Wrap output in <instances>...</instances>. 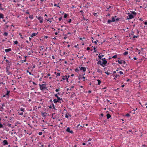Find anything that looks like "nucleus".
I'll return each instance as SVG.
<instances>
[{"mask_svg": "<svg viewBox=\"0 0 147 147\" xmlns=\"http://www.w3.org/2000/svg\"><path fill=\"white\" fill-rule=\"evenodd\" d=\"M105 58L102 59V62L100 61H99L98 62L97 64H100L102 67H104L105 64L107 63V62L106 60H105Z\"/></svg>", "mask_w": 147, "mask_h": 147, "instance_id": "1", "label": "nucleus"}, {"mask_svg": "<svg viewBox=\"0 0 147 147\" xmlns=\"http://www.w3.org/2000/svg\"><path fill=\"white\" fill-rule=\"evenodd\" d=\"M75 71L80 73L81 71H83V67H78L75 69Z\"/></svg>", "mask_w": 147, "mask_h": 147, "instance_id": "2", "label": "nucleus"}, {"mask_svg": "<svg viewBox=\"0 0 147 147\" xmlns=\"http://www.w3.org/2000/svg\"><path fill=\"white\" fill-rule=\"evenodd\" d=\"M39 86L40 89L41 90L45 89L46 88V85L45 84H39Z\"/></svg>", "mask_w": 147, "mask_h": 147, "instance_id": "3", "label": "nucleus"}, {"mask_svg": "<svg viewBox=\"0 0 147 147\" xmlns=\"http://www.w3.org/2000/svg\"><path fill=\"white\" fill-rule=\"evenodd\" d=\"M62 101V99H61V100H59V99H54L53 100V102L54 103H57V102H59V103H61V102Z\"/></svg>", "mask_w": 147, "mask_h": 147, "instance_id": "4", "label": "nucleus"}, {"mask_svg": "<svg viewBox=\"0 0 147 147\" xmlns=\"http://www.w3.org/2000/svg\"><path fill=\"white\" fill-rule=\"evenodd\" d=\"M134 18V16L131 14H129L128 15V16H127V19L128 20L131 19L133 18Z\"/></svg>", "mask_w": 147, "mask_h": 147, "instance_id": "5", "label": "nucleus"}, {"mask_svg": "<svg viewBox=\"0 0 147 147\" xmlns=\"http://www.w3.org/2000/svg\"><path fill=\"white\" fill-rule=\"evenodd\" d=\"M69 77V75L68 76H63V77L62 78V79L63 80H68V79Z\"/></svg>", "mask_w": 147, "mask_h": 147, "instance_id": "6", "label": "nucleus"}, {"mask_svg": "<svg viewBox=\"0 0 147 147\" xmlns=\"http://www.w3.org/2000/svg\"><path fill=\"white\" fill-rule=\"evenodd\" d=\"M66 131L71 134L73 133V131L72 130H70L69 127H67L66 129Z\"/></svg>", "mask_w": 147, "mask_h": 147, "instance_id": "7", "label": "nucleus"}, {"mask_svg": "<svg viewBox=\"0 0 147 147\" xmlns=\"http://www.w3.org/2000/svg\"><path fill=\"white\" fill-rule=\"evenodd\" d=\"M8 69H9L8 67H6V73L8 75H9L10 74H11V73L9 71Z\"/></svg>", "mask_w": 147, "mask_h": 147, "instance_id": "8", "label": "nucleus"}, {"mask_svg": "<svg viewBox=\"0 0 147 147\" xmlns=\"http://www.w3.org/2000/svg\"><path fill=\"white\" fill-rule=\"evenodd\" d=\"M38 19L39 21L41 23L42 22L43 18L41 17H40L38 18Z\"/></svg>", "mask_w": 147, "mask_h": 147, "instance_id": "9", "label": "nucleus"}, {"mask_svg": "<svg viewBox=\"0 0 147 147\" xmlns=\"http://www.w3.org/2000/svg\"><path fill=\"white\" fill-rule=\"evenodd\" d=\"M113 77H114L113 79L115 80H116V78H117L118 77H119L120 76L119 74H117L115 75V76L113 75Z\"/></svg>", "mask_w": 147, "mask_h": 147, "instance_id": "10", "label": "nucleus"}, {"mask_svg": "<svg viewBox=\"0 0 147 147\" xmlns=\"http://www.w3.org/2000/svg\"><path fill=\"white\" fill-rule=\"evenodd\" d=\"M119 20V19L118 18H117L116 19V20H115V18H114L113 17H112V20H111L112 22H114L116 20L118 21V20Z\"/></svg>", "mask_w": 147, "mask_h": 147, "instance_id": "11", "label": "nucleus"}, {"mask_svg": "<svg viewBox=\"0 0 147 147\" xmlns=\"http://www.w3.org/2000/svg\"><path fill=\"white\" fill-rule=\"evenodd\" d=\"M3 143L4 145H7L8 144V143L7 142L6 140H3Z\"/></svg>", "mask_w": 147, "mask_h": 147, "instance_id": "12", "label": "nucleus"}, {"mask_svg": "<svg viewBox=\"0 0 147 147\" xmlns=\"http://www.w3.org/2000/svg\"><path fill=\"white\" fill-rule=\"evenodd\" d=\"M11 51V49L10 48H9L8 49H5V52L7 53L9 51Z\"/></svg>", "mask_w": 147, "mask_h": 147, "instance_id": "13", "label": "nucleus"}, {"mask_svg": "<svg viewBox=\"0 0 147 147\" xmlns=\"http://www.w3.org/2000/svg\"><path fill=\"white\" fill-rule=\"evenodd\" d=\"M4 18V16L3 14L1 13H0V19H3Z\"/></svg>", "mask_w": 147, "mask_h": 147, "instance_id": "14", "label": "nucleus"}, {"mask_svg": "<svg viewBox=\"0 0 147 147\" xmlns=\"http://www.w3.org/2000/svg\"><path fill=\"white\" fill-rule=\"evenodd\" d=\"M55 96L57 98V99H59V100H61V99H62L61 98H60L58 96L57 94H55Z\"/></svg>", "mask_w": 147, "mask_h": 147, "instance_id": "15", "label": "nucleus"}, {"mask_svg": "<svg viewBox=\"0 0 147 147\" xmlns=\"http://www.w3.org/2000/svg\"><path fill=\"white\" fill-rule=\"evenodd\" d=\"M83 24H84V23L85 24H86V22H87V21L88 20H86V19H85V18H84V17H83Z\"/></svg>", "mask_w": 147, "mask_h": 147, "instance_id": "16", "label": "nucleus"}, {"mask_svg": "<svg viewBox=\"0 0 147 147\" xmlns=\"http://www.w3.org/2000/svg\"><path fill=\"white\" fill-rule=\"evenodd\" d=\"M123 60H117V62L119 63L120 64H121L123 63Z\"/></svg>", "mask_w": 147, "mask_h": 147, "instance_id": "17", "label": "nucleus"}, {"mask_svg": "<svg viewBox=\"0 0 147 147\" xmlns=\"http://www.w3.org/2000/svg\"><path fill=\"white\" fill-rule=\"evenodd\" d=\"M107 119L110 118L111 117V115L109 114H107Z\"/></svg>", "mask_w": 147, "mask_h": 147, "instance_id": "18", "label": "nucleus"}, {"mask_svg": "<svg viewBox=\"0 0 147 147\" xmlns=\"http://www.w3.org/2000/svg\"><path fill=\"white\" fill-rule=\"evenodd\" d=\"M97 81H98V85H100L101 83V81L99 80H97Z\"/></svg>", "mask_w": 147, "mask_h": 147, "instance_id": "19", "label": "nucleus"}, {"mask_svg": "<svg viewBox=\"0 0 147 147\" xmlns=\"http://www.w3.org/2000/svg\"><path fill=\"white\" fill-rule=\"evenodd\" d=\"M36 33H33L32 34H31V37H32L34 36H36Z\"/></svg>", "mask_w": 147, "mask_h": 147, "instance_id": "20", "label": "nucleus"}, {"mask_svg": "<svg viewBox=\"0 0 147 147\" xmlns=\"http://www.w3.org/2000/svg\"><path fill=\"white\" fill-rule=\"evenodd\" d=\"M29 18H30L31 19H32L33 18V15H30L29 17Z\"/></svg>", "mask_w": 147, "mask_h": 147, "instance_id": "21", "label": "nucleus"}, {"mask_svg": "<svg viewBox=\"0 0 147 147\" xmlns=\"http://www.w3.org/2000/svg\"><path fill=\"white\" fill-rule=\"evenodd\" d=\"M138 36H139L138 35H137V36H135L134 35L133 36V38H137Z\"/></svg>", "mask_w": 147, "mask_h": 147, "instance_id": "22", "label": "nucleus"}, {"mask_svg": "<svg viewBox=\"0 0 147 147\" xmlns=\"http://www.w3.org/2000/svg\"><path fill=\"white\" fill-rule=\"evenodd\" d=\"M118 73H119L121 75L123 74V72L121 71H120L119 72H117V74H118Z\"/></svg>", "mask_w": 147, "mask_h": 147, "instance_id": "23", "label": "nucleus"}, {"mask_svg": "<svg viewBox=\"0 0 147 147\" xmlns=\"http://www.w3.org/2000/svg\"><path fill=\"white\" fill-rule=\"evenodd\" d=\"M3 35L5 36H7L8 35V33L7 32H5L4 33Z\"/></svg>", "mask_w": 147, "mask_h": 147, "instance_id": "24", "label": "nucleus"}, {"mask_svg": "<svg viewBox=\"0 0 147 147\" xmlns=\"http://www.w3.org/2000/svg\"><path fill=\"white\" fill-rule=\"evenodd\" d=\"M128 54V52L127 51H125L123 53V55H127Z\"/></svg>", "mask_w": 147, "mask_h": 147, "instance_id": "25", "label": "nucleus"}, {"mask_svg": "<svg viewBox=\"0 0 147 147\" xmlns=\"http://www.w3.org/2000/svg\"><path fill=\"white\" fill-rule=\"evenodd\" d=\"M112 22L111 20H109L107 21V23L108 24H110L111 22Z\"/></svg>", "mask_w": 147, "mask_h": 147, "instance_id": "26", "label": "nucleus"}, {"mask_svg": "<svg viewBox=\"0 0 147 147\" xmlns=\"http://www.w3.org/2000/svg\"><path fill=\"white\" fill-rule=\"evenodd\" d=\"M105 73L108 75H109L110 74V73L108 71L105 72Z\"/></svg>", "mask_w": 147, "mask_h": 147, "instance_id": "27", "label": "nucleus"}, {"mask_svg": "<svg viewBox=\"0 0 147 147\" xmlns=\"http://www.w3.org/2000/svg\"><path fill=\"white\" fill-rule=\"evenodd\" d=\"M27 72H28V73H29V74L30 75H33V74H31V73L30 72H29V71H28V70L27 71Z\"/></svg>", "mask_w": 147, "mask_h": 147, "instance_id": "28", "label": "nucleus"}, {"mask_svg": "<svg viewBox=\"0 0 147 147\" xmlns=\"http://www.w3.org/2000/svg\"><path fill=\"white\" fill-rule=\"evenodd\" d=\"M1 5V4L0 3V9L1 10H3V9L2 8Z\"/></svg>", "mask_w": 147, "mask_h": 147, "instance_id": "29", "label": "nucleus"}, {"mask_svg": "<svg viewBox=\"0 0 147 147\" xmlns=\"http://www.w3.org/2000/svg\"><path fill=\"white\" fill-rule=\"evenodd\" d=\"M117 55H115L113 56L112 57V58H117Z\"/></svg>", "mask_w": 147, "mask_h": 147, "instance_id": "30", "label": "nucleus"}, {"mask_svg": "<svg viewBox=\"0 0 147 147\" xmlns=\"http://www.w3.org/2000/svg\"><path fill=\"white\" fill-rule=\"evenodd\" d=\"M65 117H66V118H69V116L68 114H66L65 115Z\"/></svg>", "mask_w": 147, "mask_h": 147, "instance_id": "31", "label": "nucleus"}, {"mask_svg": "<svg viewBox=\"0 0 147 147\" xmlns=\"http://www.w3.org/2000/svg\"><path fill=\"white\" fill-rule=\"evenodd\" d=\"M20 110L21 111H24V109L23 108H20Z\"/></svg>", "mask_w": 147, "mask_h": 147, "instance_id": "32", "label": "nucleus"}, {"mask_svg": "<svg viewBox=\"0 0 147 147\" xmlns=\"http://www.w3.org/2000/svg\"><path fill=\"white\" fill-rule=\"evenodd\" d=\"M67 14H65L64 16V18H66L67 16Z\"/></svg>", "mask_w": 147, "mask_h": 147, "instance_id": "33", "label": "nucleus"}, {"mask_svg": "<svg viewBox=\"0 0 147 147\" xmlns=\"http://www.w3.org/2000/svg\"><path fill=\"white\" fill-rule=\"evenodd\" d=\"M57 76H59L60 75V73H58L57 74Z\"/></svg>", "mask_w": 147, "mask_h": 147, "instance_id": "34", "label": "nucleus"}, {"mask_svg": "<svg viewBox=\"0 0 147 147\" xmlns=\"http://www.w3.org/2000/svg\"><path fill=\"white\" fill-rule=\"evenodd\" d=\"M134 32L133 31H132L131 32V35H134Z\"/></svg>", "mask_w": 147, "mask_h": 147, "instance_id": "35", "label": "nucleus"}, {"mask_svg": "<svg viewBox=\"0 0 147 147\" xmlns=\"http://www.w3.org/2000/svg\"><path fill=\"white\" fill-rule=\"evenodd\" d=\"M98 57L100 59H101V56L100 55V54H99V55L98 56Z\"/></svg>", "mask_w": 147, "mask_h": 147, "instance_id": "36", "label": "nucleus"}, {"mask_svg": "<svg viewBox=\"0 0 147 147\" xmlns=\"http://www.w3.org/2000/svg\"><path fill=\"white\" fill-rule=\"evenodd\" d=\"M42 134V132H39L38 133V134L39 135H41Z\"/></svg>", "mask_w": 147, "mask_h": 147, "instance_id": "37", "label": "nucleus"}, {"mask_svg": "<svg viewBox=\"0 0 147 147\" xmlns=\"http://www.w3.org/2000/svg\"><path fill=\"white\" fill-rule=\"evenodd\" d=\"M18 41H15L14 42V44H15L17 45V44H18Z\"/></svg>", "mask_w": 147, "mask_h": 147, "instance_id": "38", "label": "nucleus"}, {"mask_svg": "<svg viewBox=\"0 0 147 147\" xmlns=\"http://www.w3.org/2000/svg\"><path fill=\"white\" fill-rule=\"evenodd\" d=\"M9 92L7 91V92L6 93V95H8L9 94Z\"/></svg>", "mask_w": 147, "mask_h": 147, "instance_id": "39", "label": "nucleus"}, {"mask_svg": "<svg viewBox=\"0 0 147 147\" xmlns=\"http://www.w3.org/2000/svg\"><path fill=\"white\" fill-rule=\"evenodd\" d=\"M93 50L94 51V52H95L96 51V49L94 47L93 48Z\"/></svg>", "mask_w": 147, "mask_h": 147, "instance_id": "40", "label": "nucleus"}, {"mask_svg": "<svg viewBox=\"0 0 147 147\" xmlns=\"http://www.w3.org/2000/svg\"><path fill=\"white\" fill-rule=\"evenodd\" d=\"M19 35L22 38H23V37H22V35L20 33L19 34Z\"/></svg>", "mask_w": 147, "mask_h": 147, "instance_id": "41", "label": "nucleus"}, {"mask_svg": "<svg viewBox=\"0 0 147 147\" xmlns=\"http://www.w3.org/2000/svg\"><path fill=\"white\" fill-rule=\"evenodd\" d=\"M59 90V89H56L55 90L56 92H58Z\"/></svg>", "mask_w": 147, "mask_h": 147, "instance_id": "42", "label": "nucleus"}, {"mask_svg": "<svg viewBox=\"0 0 147 147\" xmlns=\"http://www.w3.org/2000/svg\"><path fill=\"white\" fill-rule=\"evenodd\" d=\"M126 116L127 117H129L130 116V115L129 114L127 113L126 114Z\"/></svg>", "mask_w": 147, "mask_h": 147, "instance_id": "43", "label": "nucleus"}, {"mask_svg": "<svg viewBox=\"0 0 147 147\" xmlns=\"http://www.w3.org/2000/svg\"><path fill=\"white\" fill-rule=\"evenodd\" d=\"M23 114V113L22 112H21L20 113H19V115H22Z\"/></svg>", "mask_w": 147, "mask_h": 147, "instance_id": "44", "label": "nucleus"}, {"mask_svg": "<svg viewBox=\"0 0 147 147\" xmlns=\"http://www.w3.org/2000/svg\"><path fill=\"white\" fill-rule=\"evenodd\" d=\"M139 31L138 30H137V35H138V34H139Z\"/></svg>", "mask_w": 147, "mask_h": 147, "instance_id": "45", "label": "nucleus"}, {"mask_svg": "<svg viewBox=\"0 0 147 147\" xmlns=\"http://www.w3.org/2000/svg\"><path fill=\"white\" fill-rule=\"evenodd\" d=\"M86 70V68L85 67H83V71H84Z\"/></svg>", "mask_w": 147, "mask_h": 147, "instance_id": "46", "label": "nucleus"}, {"mask_svg": "<svg viewBox=\"0 0 147 147\" xmlns=\"http://www.w3.org/2000/svg\"><path fill=\"white\" fill-rule=\"evenodd\" d=\"M123 63L124 64H125V61L123 60Z\"/></svg>", "mask_w": 147, "mask_h": 147, "instance_id": "47", "label": "nucleus"}, {"mask_svg": "<svg viewBox=\"0 0 147 147\" xmlns=\"http://www.w3.org/2000/svg\"><path fill=\"white\" fill-rule=\"evenodd\" d=\"M96 15H97V13H93V15L94 16H96Z\"/></svg>", "mask_w": 147, "mask_h": 147, "instance_id": "48", "label": "nucleus"}, {"mask_svg": "<svg viewBox=\"0 0 147 147\" xmlns=\"http://www.w3.org/2000/svg\"><path fill=\"white\" fill-rule=\"evenodd\" d=\"M144 24L145 25H147V22H146V21L144 23Z\"/></svg>", "mask_w": 147, "mask_h": 147, "instance_id": "49", "label": "nucleus"}, {"mask_svg": "<svg viewBox=\"0 0 147 147\" xmlns=\"http://www.w3.org/2000/svg\"><path fill=\"white\" fill-rule=\"evenodd\" d=\"M97 72H100V69H98Z\"/></svg>", "mask_w": 147, "mask_h": 147, "instance_id": "50", "label": "nucleus"}, {"mask_svg": "<svg viewBox=\"0 0 147 147\" xmlns=\"http://www.w3.org/2000/svg\"><path fill=\"white\" fill-rule=\"evenodd\" d=\"M78 45H75L74 47H78Z\"/></svg>", "mask_w": 147, "mask_h": 147, "instance_id": "51", "label": "nucleus"}, {"mask_svg": "<svg viewBox=\"0 0 147 147\" xmlns=\"http://www.w3.org/2000/svg\"><path fill=\"white\" fill-rule=\"evenodd\" d=\"M71 21V19H69V20L68 21V22L69 23H70Z\"/></svg>", "mask_w": 147, "mask_h": 147, "instance_id": "52", "label": "nucleus"}, {"mask_svg": "<svg viewBox=\"0 0 147 147\" xmlns=\"http://www.w3.org/2000/svg\"><path fill=\"white\" fill-rule=\"evenodd\" d=\"M98 41L97 40L96 41H95L94 42L95 44H96L97 43V42H98Z\"/></svg>", "mask_w": 147, "mask_h": 147, "instance_id": "53", "label": "nucleus"}, {"mask_svg": "<svg viewBox=\"0 0 147 147\" xmlns=\"http://www.w3.org/2000/svg\"><path fill=\"white\" fill-rule=\"evenodd\" d=\"M61 19H62L61 17L59 18V20L60 21L61 20Z\"/></svg>", "mask_w": 147, "mask_h": 147, "instance_id": "54", "label": "nucleus"}, {"mask_svg": "<svg viewBox=\"0 0 147 147\" xmlns=\"http://www.w3.org/2000/svg\"><path fill=\"white\" fill-rule=\"evenodd\" d=\"M90 49V48H89V47H87V50H89Z\"/></svg>", "mask_w": 147, "mask_h": 147, "instance_id": "55", "label": "nucleus"}, {"mask_svg": "<svg viewBox=\"0 0 147 147\" xmlns=\"http://www.w3.org/2000/svg\"><path fill=\"white\" fill-rule=\"evenodd\" d=\"M100 115L101 117H103V116H104V115L102 113H101V114H100Z\"/></svg>", "mask_w": 147, "mask_h": 147, "instance_id": "56", "label": "nucleus"}, {"mask_svg": "<svg viewBox=\"0 0 147 147\" xmlns=\"http://www.w3.org/2000/svg\"><path fill=\"white\" fill-rule=\"evenodd\" d=\"M52 57L53 59H55V57L53 55L52 56Z\"/></svg>", "mask_w": 147, "mask_h": 147, "instance_id": "57", "label": "nucleus"}, {"mask_svg": "<svg viewBox=\"0 0 147 147\" xmlns=\"http://www.w3.org/2000/svg\"><path fill=\"white\" fill-rule=\"evenodd\" d=\"M116 73V71H113V74H115Z\"/></svg>", "mask_w": 147, "mask_h": 147, "instance_id": "58", "label": "nucleus"}, {"mask_svg": "<svg viewBox=\"0 0 147 147\" xmlns=\"http://www.w3.org/2000/svg\"><path fill=\"white\" fill-rule=\"evenodd\" d=\"M5 61L9 63V62L8 60L6 59Z\"/></svg>", "mask_w": 147, "mask_h": 147, "instance_id": "59", "label": "nucleus"}, {"mask_svg": "<svg viewBox=\"0 0 147 147\" xmlns=\"http://www.w3.org/2000/svg\"><path fill=\"white\" fill-rule=\"evenodd\" d=\"M134 59L135 60H136L137 59V58L136 57H134Z\"/></svg>", "mask_w": 147, "mask_h": 147, "instance_id": "60", "label": "nucleus"}, {"mask_svg": "<svg viewBox=\"0 0 147 147\" xmlns=\"http://www.w3.org/2000/svg\"><path fill=\"white\" fill-rule=\"evenodd\" d=\"M132 13L133 14H136V13L135 12H134V11H133L132 12Z\"/></svg>", "mask_w": 147, "mask_h": 147, "instance_id": "61", "label": "nucleus"}, {"mask_svg": "<svg viewBox=\"0 0 147 147\" xmlns=\"http://www.w3.org/2000/svg\"><path fill=\"white\" fill-rule=\"evenodd\" d=\"M86 144L85 143H84L83 142V145H86V144Z\"/></svg>", "mask_w": 147, "mask_h": 147, "instance_id": "62", "label": "nucleus"}, {"mask_svg": "<svg viewBox=\"0 0 147 147\" xmlns=\"http://www.w3.org/2000/svg\"><path fill=\"white\" fill-rule=\"evenodd\" d=\"M91 140V139L90 138H89L88 140V141H90Z\"/></svg>", "mask_w": 147, "mask_h": 147, "instance_id": "63", "label": "nucleus"}, {"mask_svg": "<svg viewBox=\"0 0 147 147\" xmlns=\"http://www.w3.org/2000/svg\"><path fill=\"white\" fill-rule=\"evenodd\" d=\"M124 86V84L121 85L122 87H123Z\"/></svg>", "mask_w": 147, "mask_h": 147, "instance_id": "64", "label": "nucleus"}]
</instances>
